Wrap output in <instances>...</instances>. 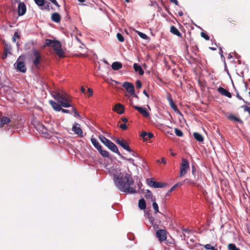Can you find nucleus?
<instances>
[{"label": "nucleus", "mask_w": 250, "mask_h": 250, "mask_svg": "<svg viewBox=\"0 0 250 250\" xmlns=\"http://www.w3.org/2000/svg\"><path fill=\"white\" fill-rule=\"evenodd\" d=\"M113 170L114 182L120 191L129 194L137 192L136 187L134 185L131 173L126 171L122 172L119 167L116 168Z\"/></svg>", "instance_id": "nucleus-1"}, {"label": "nucleus", "mask_w": 250, "mask_h": 250, "mask_svg": "<svg viewBox=\"0 0 250 250\" xmlns=\"http://www.w3.org/2000/svg\"><path fill=\"white\" fill-rule=\"evenodd\" d=\"M53 98L60 103L61 105L64 107H68L72 106L70 104L71 101V97L65 92L54 91L52 93Z\"/></svg>", "instance_id": "nucleus-2"}, {"label": "nucleus", "mask_w": 250, "mask_h": 250, "mask_svg": "<svg viewBox=\"0 0 250 250\" xmlns=\"http://www.w3.org/2000/svg\"><path fill=\"white\" fill-rule=\"evenodd\" d=\"M99 138L101 142L104 144L106 147H107L110 150L114 153L118 154L119 156L124 160H126L130 162H133L134 160L132 158L125 159V157L123 156L119 151L117 146L111 141L106 138L103 135H99Z\"/></svg>", "instance_id": "nucleus-3"}, {"label": "nucleus", "mask_w": 250, "mask_h": 250, "mask_svg": "<svg viewBox=\"0 0 250 250\" xmlns=\"http://www.w3.org/2000/svg\"><path fill=\"white\" fill-rule=\"evenodd\" d=\"M44 45L51 46L53 48L55 53L60 58H63L65 56L64 52L62 48V45L59 41L46 39Z\"/></svg>", "instance_id": "nucleus-4"}, {"label": "nucleus", "mask_w": 250, "mask_h": 250, "mask_svg": "<svg viewBox=\"0 0 250 250\" xmlns=\"http://www.w3.org/2000/svg\"><path fill=\"white\" fill-rule=\"evenodd\" d=\"M31 58L34 65L35 67L39 68L42 59L40 52L38 50L33 49Z\"/></svg>", "instance_id": "nucleus-5"}, {"label": "nucleus", "mask_w": 250, "mask_h": 250, "mask_svg": "<svg viewBox=\"0 0 250 250\" xmlns=\"http://www.w3.org/2000/svg\"><path fill=\"white\" fill-rule=\"evenodd\" d=\"M189 169V164L188 161L184 158L182 159V163L180 165V177L184 176L188 170Z\"/></svg>", "instance_id": "nucleus-6"}, {"label": "nucleus", "mask_w": 250, "mask_h": 250, "mask_svg": "<svg viewBox=\"0 0 250 250\" xmlns=\"http://www.w3.org/2000/svg\"><path fill=\"white\" fill-rule=\"evenodd\" d=\"M123 86L126 89V90L131 95L138 99V96L135 94V90L134 85L129 82H125L123 83Z\"/></svg>", "instance_id": "nucleus-7"}, {"label": "nucleus", "mask_w": 250, "mask_h": 250, "mask_svg": "<svg viewBox=\"0 0 250 250\" xmlns=\"http://www.w3.org/2000/svg\"><path fill=\"white\" fill-rule=\"evenodd\" d=\"M147 183L150 187L154 188H162L166 186V184L164 183L158 182L154 181L152 178L147 179Z\"/></svg>", "instance_id": "nucleus-8"}, {"label": "nucleus", "mask_w": 250, "mask_h": 250, "mask_svg": "<svg viewBox=\"0 0 250 250\" xmlns=\"http://www.w3.org/2000/svg\"><path fill=\"white\" fill-rule=\"evenodd\" d=\"M14 65L16 68L20 72L25 73L26 71V68L25 63L23 62L20 61V57H19Z\"/></svg>", "instance_id": "nucleus-9"}, {"label": "nucleus", "mask_w": 250, "mask_h": 250, "mask_svg": "<svg viewBox=\"0 0 250 250\" xmlns=\"http://www.w3.org/2000/svg\"><path fill=\"white\" fill-rule=\"evenodd\" d=\"M115 141L117 144L120 145L125 150H127L129 152H132L131 149L129 147V145L125 140L123 139L121 140L120 138H117L116 140H115Z\"/></svg>", "instance_id": "nucleus-10"}, {"label": "nucleus", "mask_w": 250, "mask_h": 250, "mask_svg": "<svg viewBox=\"0 0 250 250\" xmlns=\"http://www.w3.org/2000/svg\"><path fill=\"white\" fill-rule=\"evenodd\" d=\"M72 130L75 134H77L80 137H83V131L81 128L80 125L78 123H75L72 127Z\"/></svg>", "instance_id": "nucleus-11"}, {"label": "nucleus", "mask_w": 250, "mask_h": 250, "mask_svg": "<svg viewBox=\"0 0 250 250\" xmlns=\"http://www.w3.org/2000/svg\"><path fill=\"white\" fill-rule=\"evenodd\" d=\"M156 237L160 242H163L167 239L166 231L164 229H159L156 233Z\"/></svg>", "instance_id": "nucleus-12"}, {"label": "nucleus", "mask_w": 250, "mask_h": 250, "mask_svg": "<svg viewBox=\"0 0 250 250\" xmlns=\"http://www.w3.org/2000/svg\"><path fill=\"white\" fill-rule=\"evenodd\" d=\"M18 15L20 16H23L26 12V7L23 2H21L18 5Z\"/></svg>", "instance_id": "nucleus-13"}, {"label": "nucleus", "mask_w": 250, "mask_h": 250, "mask_svg": "<svg viewBox=\"0 0 250 250\" xmlns=\"http://www.w3.org/2000/svg\"><path fill=\"white\" fill-rule=\"evenodd\" d=\"M133 107L138 110L144 117H149V113L148 112L146 111V108H143L142 107H139L135 105L133 106Z\"/></svg>", "instance_id": "nucleus-14"}, {"label": "nucleus", "mask_w": 250, "mask_h": 250, "mask_svg": "<svg viewBox=\"0 0 250 250\" xmlns=\"http://www.w3.org/2000/svg\"><path fill=\"white\" fill-rule=\"evenodd\" d=\"M113 109L119 114H122L125 112V107L121 104H115Z\"/></svg>", "instance_id": "nucleus-15"}, {"label": "nucleus", "mask_w": 250, "mask_h": 250, "mask_svg": "<svg viewBox=\"0 0 250 250\" xmlns=\"http://www.w3.org/2000/svg\"><path fill=\"white\" fill-rule=\"evenodd\" d=\"M140 136L143 138L144 141H147L148 139H151L154 137V135L151 132L147 133L146 131H143Z\"/></svg>", "instance_id": "nucleus-16"}, {"label": "nucleus", "mask_w": 250, "mask_h": 250, "mask_svg": "<svg viewBox=\"0 0 250 250\" xmlns=\"http://www.w3.org/2000/svg\"><path fill=\"white\" fill-rule=\"evenodd\" d=\"M217 91L221 95L226 96L228 98H230L232 97L231 94L229 91L222 87H219L217 89Z\"/></svg>", "instance_id": "nucleus-17"}, {"label": "nucleus", "mask_w": 250, "mask_h": 250, "mask_svg": "<svg viewBox=\"0 0 250 250\" xmlns=\"http://www.w3.org/2000/svg\"><path fill=\"white\" fill-rule=\"evenodd\" d=\"M51 19L53 21L59 23L61 21V17L59 13L55 12L51 15Z\"/></svg>", "instance_id": "nucleus-18"}, {"label": "nucleus", "mask_w": 250, "mask_h": 250, "mask_svg": "<svg viewBox=\"0 0 250 250\" xmlns=\"http://www.w3.org/2000/svg\"><path fill=\"white\" fill-rule=\"evenodd\" d=\"M167 100L169 102V105L172 108V109L176 112H179V110H178L176 105L174 104L173 100L171 96L167 97Z\"/></svg>", "instance_id": "nucleus-19"}, {"label": "nucleus", "mask_w": 250, "mask_h": 250, "mask_svg": "<svg viewBox=\"0 0 250 250\" xmlns=\"http://www.w3.org/2000/svg\"><path fill=\"white\" fill-rule=\"evenodd\" d=\"M11 121L8 117H2L0 119V127H2L5 125H7L9 123H11Z\"/></svg>", "instance_id": "nucleus-20"}, {"label": "nucleus", "mask_w": 250, "mask_h": 250, "mask_svg": "<svg viewBox=\"0 0 250 250\" xmlns=\"http://www.w3.org/2000/svg\"><path fill=\"white\" fill-rule=\"evenodd\" d=\"M49 104L52 106L53 108L57 111H60L62 109L61 105L55 101L50 100Z\"/></svg>", "instance_id": "nucleus-21"}, {"label": "nucleus", "mask_w": 250, "mask_h": 250, "mask_svg": "<svg viewBox=\"0 0 250 250\" xmlns=\"http://www.w3.org/2000/svg\"><path fill=\"white\" fill-rule=\"evenodd\" d=\"M170 32L174 35H176L178 37H181L182 34L180 32L178 29L173 25L171 26L170 29Z\"/></svg>", "instance_id": "nucleus-22"}, {"label": "nucleus", "mask_w": 250, "mask_h": 250, "mask_svg": "<svg viewBox=\"0 0 250 250\" xmlns=\"http://www.w3.org/2000/svg\"><path fill=\"white\" fill-rule=\"evenodd\" d=\"M133 68L134 70L136 72H138L140 75H143L144 74V71L140 65L135 63L133 64Z\"/></svg>", "instance_id": "nucleus-23"}, {"label": "nucleus", "mask_w": 250, "mask_h": 250, "mask_svg": "<svg viewBox=\"0 0 250 250\" xmlns=\"http://www.w3.org/2000/svg\"><path fill=\"white\" fill-rule=\"evenodd\" d=\"M123 67L122 63L119 62H115L112 63L111 67L114 70H118Z\"/></svg>", "instance_id": "nucleus-24"}, {"label": "nucleus", "mask_w": 250, "mask_h": 250, "mask_svg": "<svg viewBox=\"0 0 250 250\" xmlns=\"http://www.w3.org/2000/svg\"><path fill=\"white\" fill-rule=\"evenodd\" d=\"M227 118L229 120L235 121L238 122L240 124H243V121L240 118L234 116L233 114H230L227 116Z\"/></svg>", "instance_id": "nucleus-25"}, {"label": "nucleus", "mask_w": 250, "mask_h": 250, "mask_svg": "<svg viewBox=\"0 0 250 250\" xmlns=\"http://www.w3.org/2000/svg\"><path fill=\"white\" fill-rule=\"evenodd\" d=\"M193 135L196 140L199 142H203L204 141V137L199 133L194 132Z\"/></svg>", "instance_id": "nucleus-26"}, {"label": "nucleus", "mask_w": 250, "mask_h": 250, "mask_svg": "<svg viewBox=\"0 0 250 250\" xmlns=\"http://www.w3.org/2000/svg\"><path fill=\"white\" fill-rule=\"evenodd\" d=\"M91 142L93 145L97 149V150L101 149V148H102L101 145L99 143V142L95 138H91Z\"/></svg>", "instance_id": "nucleus-27"}, {"label": "nucleus", "mask_w": 250, "mask_h": 250, "mask_svg": "<svg viewBox=\"0 0 250 250\" xmlns=\"http://www.w3.org/2000/svg\"><path fill=\"white\" fill-rule=\"evenodd\" d=\"M139 207L141 209H144L146 208V204L144 199L142 198L139 201Z\"/></svg>", "instance_id": "nucleus-28"}, {"label": "nucleus", "mask_w": 250, "mask_h": 250, "mask_svg": "<svg viewBox=\"0 0 250 250\" xmlns=\"http://www.w3.org/2000/svg\"><path fill=\"white\" fill-rule=\"evenodd\" d=\"M42 10H46L48 11L50 10V9H53V8L50 6V3L48 2L47 1L45 0V3L44 5L42 6V7L41 8Z\"/></svg>", "instance_id": "nucleus-29"}, {"label": "nucleus", "mask_w": 250, "mask_h": 250, "mask_svg": "<svg viewBox=\"0 0 250 250\" xmlns=\"http://www.w3.org/2000/svg\"><path fill=\"white\" fill-rule=\"evenodd\" d=\"M228 250H240L234 244L229 243L228 245Z\"/></svg>", "instance_id": "nucleus-30"}, {"label": "nucleus", "mask_w": 250, "mask_h": 250, "mask_svg": "<svg viewBox=\"0 0 250 250\" xmlns=\"http://www.w3.org/2000/svg\"><path fill=\"white\" fill-rule=\"evenodd\" d=\"M98 150L103 156L105 157H108L109 156V152L106 150H103L102 148H101V149H98Z\"/></svg>", "instance_id": "nucleus-31"}, {"label": "nucleus", "mask_w": 250, "mask_h": 250, "mask_svg": "<svg viewBox=\"0 0 250 250\" xmlns=\"http://www.w3.org/2000/svg\"><path fill=\"white\" fill-rule=\"evenodd\" d=\"M145 197L146 198H151V199H152V196H153V195H152V192L147 189V190H146V191L145 192Z\"/></svg>", "instance_id": "nucleus-32"}, {"label": "nucleus", "mask_w": 250, "mask_h": 250, "mask_svg": "<svg viewBox=\"0 0 250 250\" xmlns=\"http://www.w3.org/2000/svg\"><path fill=\"white\" fill-rule=\"evenodd\" d=\"M152 207L154 210V213L155 214L159 212V207L158 204L154 201L152 204Z\"/></svg>", "instance_id": "nucleus-33"}, {"label": "nucleus", "mask_w": 250, "mask_h": 250, "mask_svg": "<svg viewBox=\"0 0 250 250\" xmlns=\"http://www.w3.org/2000/svg\"><path fill=\"white\" fill-rule=\"evenodd\" d=\"M174 131H175V133L176 134V135L177 136L182 137L184 135L182 131L181 130L179 129L178 128H175L174 129Z\"/></svg>", "instance_id": "nucleus-34"}, {"label": "nucleus", "mask_w": 250, "mask_h": 250, "mask_svg": "<svg viewBox=\"0 0 250 250\" xmlns=\"http://www.w3.org/2000/svg\"><path fill=\"white\" fill-rule=\"evenodd\" d=\"M204 248L206 250H218L216 248L212 246L210 244H206L204 246Z\"/></svg>", "instance_id": "nucleus-35"}, {"label": "nucleus", "mask_w": 250, "mask_h": 250, "mask_svg": "<svg viewBox=\"0 0 250 250\" xmlns=\"http://www.w3.org/2000/svg\"><path fill=\"white\" fill-rule=\"evenodd\" d=\"M35 3L39 6L44 5L45 0H34Z\"/></svg>", "instance_id": "nucleus-36"}, {"label": "nucleus", "mask_w": 250, "mask_h": 250, "mask_svg": "<svg viewBox=\"0 0 250 250\" xmlns=\"http://www.w3.org/2000/svg\"><path fill=\"white\" fill-rule=\"evenodd\" d=\"M117 38L118 40L121 42H124L125 41L123 36L120 33L117 34Z\"/></svg>", "instance_id": "nucleus-37"}, {"label": "nucleus", "mask_w": 250, "mask_h": 250, "mask_svg": "<svg viewBox=\"0 0 250 250\" xmlns=\"http://www.w3.org/2000/svg\"><path fill=\"white\" fill-rule=\"evenodd\" d=\"M138 34L142 39L146 40L148 38V37L146 34L140 31H138Z\"/></svg>", "instance_id": "nucleus-38"}, {"label": "nucleus", "mask_w": 250, "mask_h": 250, "mask_svg": "<svg viewBox=\"0 0 250 250\" xmlns=\"http://www.w3.org/2000/svg\"><path fill=\"white\" fill-rule=\"evenodd\" d=\"M183 185V183L182 182H179L175 185H174L169 190L168 192H172L176 188L178 187L179 186H182Z\"/></svg>", "instance_id": "nucleus-39"}, {"label": "nucleus", "mask_w": 250, "mask_h": 250, "mask_svg": "<svg viewBox=\"0 0 250 250\" xmlns=\"http://www.w3.org/2000/svg\"><path fill=\"white\" fill-rule=\"evenodd\" d=\"M201 36L202 38H204L206 40H209V37L208 36V35L204 32H201Z\"/></svg>", "instance_id": "nucleus-40"}, {"label": "nucleus", "mask_w": 250, "mask_h": 250, "mask_svg": "<svg viewBox=\"0 0 250 250\" xmlns=\"http://www.w3.org/2000/svg\"><path fill=\"white\" fill-rule=\"evenodd\" d=\"M10 50H11L10 46H9L7 44L5 45V47H4L5 52H7V53H9L10 54Z\"/></svg>", "instance_id": "nucleus-41"}, {"label": "nucleus", "mask_w": 250, "mask_h": 250, "mask_svg": "<svg viewBox=\"0 0 250 250\" xmlns=\"http://www.w3.org/2000/svg\"><path fill=\"white\" fill-rule=\"evenodd\" d=\"M142 82L140 80H137L136 82V86L137 88H140L142 87Z\"/></svg>", "instance_id": "nucleus-42"}, {"label": "nucleus", "mask_w": 250, "mask_h": 250, "mask_svg": "<svg viewBox=\"0 0 250 250\" xmlns=\"http://www.w3.org/2000/svg\"><path fill=\"white\" fill-rule=\"evenodd\" d=\"M52 3H53L55 5H56L58 9L60 8V5L59 4L56 0H49Z\"/></svg>", "instance_id": "nucleus-43"}, {"label": "nucleus", "mask_w": 250, "mask_h": 250, "mask_svg": "<svg viewBox=\"0 0 250 250\" xmlns=\"http://www.w3.org/2000/svg\"><path fill=\"white\" fill-rule=\"evenodd\" d=\"M184 182L187 183V184H188L189 185H194L195 184V183L191 181L189 179H186L184 180Z\"/></svg>", "instance_id": "nucleus-44"}, {"label": "nucleus", "mask_w": 250, "mask_h": 250, "mask_svg": "<svg viewBox=\"0 0 250 250\" xmlns=\"http://www.w3.org/2000/svg\"><path fill=\"white\" fill-rule=\"evenodd\" d=\"M72 111L74 113V116H77L79 117H80L79 113L77 112L76 108H75L74 107H72Z\"/></svg>", "instance_id": "nucleus-45"}, {"label": "nucleus", "mask_w": 250, "mask_h": 250, "mask_svg": "<svg viewBox=\"0 0 250 250\" xmlns=\"http://www.w3.org/2000/svg\"><path fill=\"white\" fill-rule=\"evenodd\" d=\"M120 127L123 130H126L127 128V126L125 124H121Z\"/></svg>", "instance_id": "nucleus-46"}, {"label": "nucleus", "mask_w": 250, "mask_h": 250, "mask_svg": "<svg viewBox=\"0 0 250 250\" xmlns=\"http://www.w3.org/2000/svg\"><path fill=\"white\" fill-rule=\"evenodd\" d=\"M243 107L244 108V110L248 112L249 114H250V107L246 105L243 106Z\"/></svg>", "instance_id": "nucleus-47"}, {"label": "nucleus", "mask_w": 250, "mask_h": 250, "mask_svg": "<svg viewBox=\"0 0 250 250\" xmlns=\"http://www.w3.org/2000/svg\"><path fill=\"white\" fill-rule=\"evenodd\" d=\"M87 92L89 96H91L93 95V90L91 88H88L87 89Z\"/></svg>", "instance_id": "nucleus-48"}, {"label": "nucleus", "mask_w": 250, "mask_h": 250, "mask_svg": "<svg viewBox=\"0 0 250 250\" xmlns=\"http://www.w3.org/2000/svg\"><path fill=\"white\" fill-rule=\"evenodd\" d=\"M63 113H70V110H67V109H62H62L61 110Z\"/></svg>", "instance_id": "nucleus-49"}, {"label": "nucleus", "mask_w": 250, "mask_h": 250, "mask_svg": "<svg viewBox=\"0 0 250 250\" xmlns=\"http://www.w3.org/2000/svg\"><path fill=\"white\" fill-rule=\"evenodd\" d=\"M236 97L239 100H243L244 102H245L244 99H243V98L241 96L239 95V93L238 92L237 93Z\"/></svg>", "instance_id": "nucleus-50"}, {"label": "nucleus", "mask_w": 250, "mask_h": 250, "mask_svg": "<svg viewBox=\"0 0 250 250\" xmlns=\"http://www.w3.org/2000/svg\"><path fill=\"white\" fill-rule=\"evenodd\" d=\"M7 54L8 53L7 52H4V54L2 55V59H5L7 57Z\"/></svg>", "instance_id": "nucleus-51"}, {"label": "nucleus", "mask_w": 250, "mask_h": 250, "mask_svg": "<svg viewBox=\"0 0 250 250\" xmlns=\"http://www.w3.org/2000/svg\"><path fill=\"white\" fill-rule=\"evenodd\" d=\"M170 2L175 3L177 5L178 4V1L177 0H170Z\"/></svg>", "instance_id": "nucleus-52"}, {"label": "nucleus", "mask_w": 250, "mask_h": 250, "mask_svg": "<svg viewBox=\"0 0 250 250\" xmlns=\"http://www.w3.org/2000/svg\"><path fill=\"white\" fill-rule=\"evenodd\" d=\"M121 120L123 122H125V123H126L128 122V119L126 118H125V117H124V118H121Z\"/></svg>", "instance_id": "nucleus-53"}, {"label": "nucleus", "mask_w": 250, "mask_h": 250, "mask_svg": "<svg viewBox=\"0 0 250 250\" xmlns=\"http://www.w3.org/2000/svg\"><path fill=\"white\" fill-rule=\"evenodd\" d=\"M183 231L185 232H187V233H189L190 232V230L188 229H183Z\"/></svg>", "instance_id": "nucleus-54"}, {"label": "nucleus", "mask_w": 250, "mask_h": 250, "mask_svg": "<svg viewBox=\"0 0 250 250\" xmlns=\"http://www.w3.org/2000/svg\"><path fill=\"white\" fill-rule=\"evenodd\" d=\"M81 91L82 93H84L85 91V89L84 88V87L82 86L81 88Z\"/></svg>", "instance_id": "nucleus-55"}, {"label": "nucleus", "mask_w": 250, "mask_h": 250, "mask_svg": "<svg viewBox=\"0 0 250 250\" xmlns=\"http://www.w3.org/2000/svg\"><path fill=\"white\" fill-rule=\"evenodd\" d=\"M143 93L146 96H147L148 98L149 97V95L148 94V93H147V91H146V90H144L143 91Z\"/></svg>", "instance_id": "nucleus-56"}, {"label": "nucleus", "mask_w": 250, "mask_h": 250, "mask_svg": "<svg viewBox=\"0 0 250 250\" xmlns=\"http://www.w3.org/2000/svg\"><path fill=\"white\" fill-rule=\"evenodd\" d=\"M195 171V167L193 166H192V174L193 175L194 174Z\"/></svg>", "instance_id": "nucleus-57"}, {"label": "nucleus", "mask_w": 250, "mask_h": 250, "mask_svg": "<svg viewBox=\"0 0 250 250\" xmlns=\"http://www.w3.org/2000/svg\"><path fill=\"white\" fill-rule=\"evenodd\" d=\"M14 36L15 37H17L18 38H20V36L19 35L18 33L17 32L14 33Z\"/></svg>", "instance_id": "nucleus-58"}, {"label": "nucleus", "mask_w": 250, "mask_h": 250, "mask_svg": "<svg viewBox=\"0 0 250 250\" xmlns=\"http://www.w3.org/2000/svg\"><path fill=\"white\" fill-rule=\"evenodd\" d=\"M161 162L163 163V164H166V160L164 158H162L161 159Z\"/></svg>", "instance_id": "nucleus-59"}, {"label": "nucleus", "mask_w": 250, "mask_h": 250, "mask_svg": "<svg viewBox=\"0 0 250 250\" xmlns=\"http://www.w3.org/2000/svg\"><path fill=\"white\" fill-rule=\"evenodd\" d=\"M228 24H233L234 26L235 25V24L233 23H232L231 21H228Z\"/></svg>", "instance_id": "nucleus-60"}, {"label": "nucleus", "mask_w": 250, "mask_h": 250, "mask_svg": "<svg viewBox=\"0 0 250 250\" xmlns=\"http://www.w3.org/2000/svg\"><path fill=\"white\" fill-rule=\"evenodd\" d=\"M178 15L180 16H182L183 15V13L182 12H178Z\"/></svg>", "instance_id": "nucleus-61"}, {"label": "nucleus", "mask_w": 250, "mask_h": 250, "mask_svg": "<svg viewBox=\"0 0 250 250\" xmlns=\"http://www.w3.org/2000/svg\"><path fill=\"white\" fill-rule=\"evenodd\" d=\"M78 56L84 57V56H85V55L80 53L79 55H78Z\"/></svg>", "instance_id": "nucleus-62"}, {"label": "nucleus", "mask_w": 250, "mask_h": 250, "mask_svg": "<svg viewBox=\"0 0 250 250\" xmlns=\"http://www.w3.org/2000/svg\"><path fill=\"white\" fill-rule=\"evenodd\" d=\"M209 49L212 50H215L216 49L215 47H209Z\"/></svg>", "instance_id": "nucleus-63"}, {"label": "nucleus", "mask_w": 250, "mask_h": 250, "mask_svg": "<svg viewBox=\"0 0 250 250\" xmlns=\"http://www.w3.org/2000/svg\"><path fill=\"white\" fill-rule=\"evenodd\" d=\"M16 38V37H14V36H13V38H12L13 41V42H16V38Z\"/></svg>", "instance_id": "nucleus-64"}]
</instances>
